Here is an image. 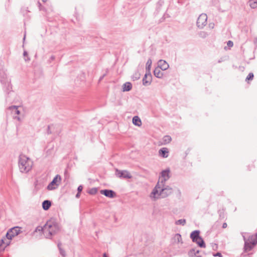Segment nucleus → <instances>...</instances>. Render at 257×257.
Masks as SVG:
<instances>
[{
  "label": "nucleus",
  "instance_id": "nucleus-25",
  "mask_svg": "<svg viewBox=\"0 0 257 257\" xmlns=\"http://www.w3.org/2000/svg\"><path fill=\"white\" fill-rule=\"evenodd\" d=\"M172 140V138L170 136H164L162 140V144L166 145L169 144Z\"/></svg>",
  "mask_w": 257,
  "mask_h": 257
},
{
  "label": "nucleus",
  "instance_id": "nucleus-33",
  "mask_svg": "<svg viewBox=\"0 0 257 257\" xmlns=\"http://www.w3.org/2000/svg\"><path fill=\"white\" fill-rule=\"evenodd\" d=\"M44 226L43 227L39 226H38L36 227L35 231V232L43 231L44 232Z\"/></svg>",
  "mask_w": 257,
  "mask_h": 257
},
{
  "label": "nucleus",
  "instance_id": "nucleus-12",
  "mask_svg": "<svg viewBox=\"0 0 257 257\" xmlns=\"http://www.w3.org/2000/svg\"><path fill=\"white\" fill-rule=\"evenodd\" d=\"M100 193L110 198H113L115 196V192L111 190H101Z\"/></svg>",
  "mask_w": 257,
  "mask_h": 257
},
{
  "label": "nucleus",
  "instance_id": "nucleus-1",
  "mask_svg": "<svg viewBox=\"0 0 257 257\" xmlns=\"http://www.w3.org/2000/svg\"><path fill=\"white\" fill-rule=\"evenodd\" d=\"M172 193L173 189L171 187L162 184L161 182H158L150 194V197L152 199L157 200L166 198Z\"/></svg>",
  "mask_w": 257,
  "mask_h": 257
},
{
  "label": "nucleus",
  "instance_id": "nucleus-16",
  "mask_svg": "<svg viewBox=\"0 0 257 257\" xmlns=\"http://www.w3.org/2000/svg\"><path fill=\"white\" fill-rule=\"evenodd\" d=\"M14 237L21 232V228L18 226L14 227L9 230Z\"/></svg>",
  "mask_w": 257,
  "mask_h": 257
},
{
  "label": "nucleus",
  "instance_id": "nucleus-3",
  "mask_svg": "<svg viewBox=\"0 0 257 257\" xmlns=\"http://www.w3.org/2000/svg\"><path fill=\"white\" fill-rule=\"evenodd\" d=\"M241 234L244 241L243 247L244 251L247 252L251 250L257 243V233L249 235L248 239H246V236L248 234L247 233L242 232Z\"/></svg>",
  "mask_w": 257,
  "mask_h": 257
},
{
  "label": "nucleus",
  "instance_id": "nucleus-5",
  "mask_svg": "<svg viewBox=\"0 0 257 257\" xmlns=\"http://www.w3.org/2000/svg\"><path fill=\"white\" fill-rule=\"evenodd\" d=\"M0 82L8 93L12 91V86L11 83V80L8 77L6 70L4 68L0 69Z\"/></svg>",
  "mask_w": 257,
  "mask_h": 257
},
{
  "label": "nucleus",
  "instance_id": "nucleus-36",
  "mask_svg": "<svg viewBox=\"0 0 257 257\" xmlns=\"http://www.w3.org/2000/svg\"><path fill=\"white\" fill-rule=\"evenodd\" d=\"M59 250H60V254H61L62 256H64L65 255V251H64L63 249H62V248H61L60 247H59Z\"/></svg>",
  "mask_w": 257,
  "mask_h": 257
},
{
  "label": "nucleus",
  "instance_id": "nucleus-23",
  "mask_svg": "<svg viewBox=\"0 0 257 257\" xmlns=\"http://www.w3.org/2000/svg\"><path fill=\"white\" fill-rule=\"evenodd\" d=\"M200 231L199 230L193 231L190 234V237L192 239V241L196 240L198 237H200L199 236Z\"/></svg>",
  "mask_w": 257,
  "mask_h": 257
},
{
  "label": "nucleus",
  "instance_id": "nucleus-40",
  "mask_svg": "<svg viewBox=\"0 0 257 257\" xmlns=\"http://www.w3.org/2000/svg\"><path fill=\"white\" fill-rule=\"evenodd\" d=\"M82 189H83L82 186V185L79 186L78 188H77L78 192L80 193V192H81Z\"/></svg>",
  "mask_w": 257,
  "mask_h": 257
},
{
  "label": "nucleus",
  "instance_id": "nucleus-14",
  "mask_svg": "<svg viewBox=\"0 0 257 257\" xmlns=\"http://www.w3.org/2000/svg\"><path fill=\"white\" fill-rule=\"evenodd\" d=\"M159 155L162 158H166L169 156V150L167 148H163L159 150Z\"/></svg>",
  "mask_w": 257,
  "mask_h": 257
},
{
  "label": "nucleus",
  "instance_id": "nucleus-22",
  "mask_svg": "<svg viewBox=\"0 0 257 257\" xmlns=\"http://www.w3.org/2000/svg\"><path fill=\"white\" fill-rule=\"evenodd\" d=\"M51 202L49 200H45L42 203V207L44 210H47L50 207Z\"/></svg>",
  "mask_w": 257,
  "mask_h": 257
},
{
  "label": "nucleus",
  "instance_id": "nucleus-15",
  "mask_svg": "<svg viewBox=\"0 0 257 257\" xmlns=\"http://www.w3.org/2000/svg\"><path fill=\"white\" fill-rule=\"evenodd\" d=\"M172 241L173 243H182V239L181 235L179 233L175 234L173 237L172 238Z\"/></svg>",
  "mask_w": 257,
  "mask_h": 257
},
{
  "label": "nucleus",
  "instance_id": "nucleus-6",
  "mask_svg": "<svg viewBox=\"0 0 257 257\" xmlns=\"http://www.w3.org/2000/svg\"><path fill=\"white\" fill-rule=\"evenodd\" d=\"M8 109L11 111L13 118L19 122H22L24 118V115L22 114L23 108L20 106L12 105L9 107Z\"/></svg>",
  "mask_w": 257,
  "mask_h": 257
},
{
  "label": "nucleus",
  "instance_id": "nucleus-44",
  "mask_svg": "<svg viewBox=\"0 0 257 257\" xmlns=\"http://www.w3.org/2000/svg\"><path fill=\"white\" fill-rule=\"evenodd\" d=\"M103 257H107L106 253L103 254Z\"/></svg>",
  "mask_w": 257,
  "mask_h": 257
},
{
  "label": "nucleus",
  "instance_id": "nucleus-24",
  "mask_svg": "<svg viewBox=\"0 0 257 257\" xmlns=\"http://www.w3.org/2000/svg\"><path fill=\"white\" fill-rule=\"evenodd\" d=\"M10 240L6 241V239H2L0 240V247H2L4 249L6 247L10 244Z\"/></svg>",
  "mask_w": 257,
  "mask_h": 257
},
{
  "label": "nucleus",
  "instance_id": "nucleus-45",
  "mask_svg": "<svg viewBox=\"0 0 257 257\" xmlns=\"http://www.w3.org/2000/svg\"><path fill=\"white\" fill-rule=\"evenodd\" d=\"M25 38H26V35H25L24 37V40H25Z\"/></svg>",
  "mask_w": 257,
  "mask_h": 257
},
{
  "label": "nucleus",
  "instance_id": "nucleus-18",
  "mask_svg": "<svg viewBox=\"0 0 257 257\" xmlns=\"http://www.w3.org/2000/svg\"><path fill=\"white\" fill-rule=\"evenodd\" d=\"M199 251L196 250L195 249H192L188 252V255L189 257H202L201 255H197Z\"/></svg>",
  "mask_w": 257,
  "mask_h": 257
},
{
  "label": "nucleus",
  "instance_id": "nucleus-29",
  "mask_svg": "<svg viewBox=\"0 0 257 257\" xmlns=\"http://www.w3.org/2000/svg\"><path fill=\"white\" fill-rule=\"evenodd\" d=\"M176 224L184 225L186 223V220L184 219H181L176 221Z\"/></svg>",
  "mask_w": 257,
  "mask_h": 257
},
{
  "label": "nucleus",
  "instance_id": "nucleus-19",
  "mask_svg": "<svg viewBox=\"0 0 257 257\" xmlns=\"http://www.w3.org/2000/svg\"><path fill=\"white\" fill-rule=\"evenodd\" d=\"M132 88V85L130 82H127L124 83L122 85V91L123 92L128 91Z\"/></svg>",
  "mask_w": 257,
  "mask_h": 257
},
{
  "label": "nucleus",
  "instance_id": "nucleus-31",
  "mask_svg": "<svg viewBox=\"0 0 257 257\" xmlns=\"http://www.w3.org/2000/svg\"><path fill=\"white\" fill-rule=\"evenodd\" d=\"M199 35L200 37L202 38H205L208 35V34L206 32L202 31L199 33Z\"/></svg>",
  "mask_w": 257,
  "mask_h": 257
},
{
  "label": "nucleus",
  "instance_id": "nucleus-32",
  "mask_svg": "<svg viewBox=\"0 0 257 257\" xmlns=\"http://www.w3.org/2000/svg\"><path fill=\"white\" fill-rule=\"evenodd\" d=\"M253 78V74L252 73H249L246 78V81L252 80Z\"/></svg>",
  "mask_w": 257,
  "mask_h": 257
},
{
  "label": "nucleus",
  "instance_id": "nucleus-28",
  "mask_svg": "<svg viewBox=\"0 0 257 257\" xmlns=\"http://www.w3.org/2000/svg\"><path fill=\"white\" fill-rule=\"evenodd\" d=\"M98 189L96 188H92L89 189L88 193L91 195H94L97 192Z\"/></svg>",
  "mask_w": 257,
  "mask_h": 257
},
{
  "label": "nucleus",
  "instance_id": "nucleus-27",
  "mask_svg": "<svg viewBox=\"0 0 257 257\" xmlns=\"http://www.w3.org/2000/svg\"><path fill=\"white\" fill-rule=\"evenodd\" d=\"M248 4L251 8L255 9L257 8V0H249Z\"/></svg>",
  "mask_w": 257,
  "mask_h": 257
},
{
  "label": "nucleus",
  "instance_id": "nucleus-42",
  "mask_svg": "<svg viewBox=\"0 0 257 257\" xmlns=\"http://www.w3.org/2000/svg\"><path fill=\"white\" fill-rule=\"evenodd\" d=\"M227 227V224L226 223H224L222 225L223 228H226Z\"/></svg>",
  "mask_w": 257,
  "mask_h": 257
},
{
  "label": "nucleus",
  "instance_id": "nucleus-17",
  "mask_svg": "<svg viewBox=\"0 0 257 257\" xmlns=\"http://www.w3.org/2000/svg\"><path fill=\"white\" fill-rule=\"evenodd\" d=\"M133 123L138 126H140L142 125V121L138 116H135L133 118Z\"/></svg>",
  "mask_w": 257,
  "mask_h": 257
},
{
  "label": "nucleus",
  "instance_id": "nucleus-30",
  "mask_svg": "<svg viewBox=\"0 0 257 257\" xmlns=\"http://www.w3.org/2000/svg\"><path fill=\"white\" fill-rule=\"evenodd\" d=\"M14 237V235L11 233L10 230L8 231L6 234V237L8 239V240H11Z\"/></svg>",
  "mask_w": 257,
  "mask_h": 257
},
{
  "label": "nucleus",
  "instance_id": "nucleus-4",
  "mask_svg": "<svg viewBox=\"0 0 257 257\" xmlns=\"http://www.w3.org/2000/svg\"><path fill=\"white\" fill-rule=\"evenodd\" d=\"M59 230L57 223L52 220L48 221L44 225V234L47 238H50Z\"/></svg>",
  "mask_w": 257,
  "mask_h": 257
},
{
  "label": "nucleus",
  "instance_id": "nucleus-9",
  "mask_svg": "<svg viewBox=\"0 0 257 257\" xmlns=\"http://www.w3.org/2000/svg\"><path fill=\"white\" fill-rule=\"evenodd\" d=\"M207 16L205 14H201L197 21V26L200 29H202L207 24Z\"/></svg>",
  "mask_w": 257,
  "mask_h": 257
},
{
  "label": "nucleus",
  "instance_id": "nucleus-46",
  "mask_svg": "<svg viewBox=\"0 0 257 257\" xmlns=\"http://www.w3.org/2000/svg\"><path fill=\"white\" fill-rule=\"evenodd\" d=\"M47 0H42L43 2H45Z\"/></svg>",
  "mask_w": 257,
  "mask_h": 257
},
{
  "label": "nucleus",
  "instance_id": "nucleus-2",
  "mask_svg": "<svg viewBox=\"0 0 257 257\" xmlns=\"http://www.w3.org/2000/svg\"><path fill=\"white\" fill-rule=\"evenodd\" d=\"M19 168L22 173H27L32 168L33 162L31 159L24 155H20L19 158Z\"/></svg>",
  "mask_w": 257,
  "mask_h": 257
},
{
  "label": "nucleus",
  "instance_id": "nucleus-35",
  "mask_svg": "<svg viewBox=\"0 0 257 257\" xmlns=\"http://www.w3.org/2000/svg\"><path fill=\"white\" fill-rule=\"evenodd\" d=\"M227 45L229 47H232L233 45V43L231 41H228L227 43Z\"/></svg>",
  "mask_w": 257,
  "mask_h": 257
},
{
  "label": "nucleus",
  "instance_id": "nucleus-26",
  "mask_svg": "<svg viewBox=\"0 0 257 257\" xmlns=\"http://www.w3.org/2000/svg\"><path fill=\"white\" fill-rule=\"evenodd\" d=\"M152 61L151 59L149 58L147 63H146V72H151V68L152 66Z\"/></svg>",
  "mask_w": 257,
  "mask_h": 257
},
{
  "label": "nucleus",
  "instance_id": "nucleus-34",
  "mask_svg": "<svg viewBox=\"0 0 257 257\" xmlns=\"http://www.w3.org/2000/svg\"><path fill=\"white\" fill-rule=\"evenodd\" d=\"M214 24L213 23H209V25H208V28L210 29H213L214 28Z\"/></svg>",
  "mask_w": 257,
  "mask_h": 257
},
{
  "label": "nucleus",
  "instance_id": "nucleus-43",
  "mask_svg": "<svg viewBox=\"0 0 257 257\" xmlns=\"http://www.w3.org/2000/svg\"><path fill=\"white\" fill-rule=\"evenodd\" d=\"M23 55L25 57L27 56L28 55V53L26 51H24V53H23Z\"/></svg>",
  "mask_w": 257,
  "mask_h": 257
},
{
  "label": "nucleus",
  "instance_id": "nucleus-13",
  "mask_svg": "<svg viewBox=\"0 0 257 257\" xmlns=\"http://www.w3.org/2000/svg\"><path fill=\"white\" fill-rule=\"evenodd\" d=\"M169 65L167 62L164 60H160L158 61V68L162 70H166L169 68Z\"/></svg>",
  "mask_w": 257,
  "mask_h": 257
},
{
  "label": "nucleus",
  "instance_id": "nucleus-11",
  "mask_svg": "<svg viewBox=\"0 0 257 257\" xmlns=\"http://www.w3.org/2000/svg\"><path fill=\"white\" fill-rule=\"evenodd\" d=\"M152 81V75L151 72H146L143 78V84L145 86H148L151 84Z\"/></svg>",
  "mask_w": 257,
  "mask_h": 257
},
{
  "label": "nucleus",
  "instance_id": "nucleus-7",
  "mask_svg": "<svg viewBox=\"0 0 257 257\" xmlns=\"http://www.w3.org/2000/svg\"><path fill=\"white\" fill-rule=\"evenodd\" d=\"M61 182V177L57 175L53 178L52 181L47 186V189L49 191H52L57 189Z\"/></svg>",
  "mask_w": 257,
  "mask_h": 257
},
{
  "label": "nucleus",
  "instance_id": "nucleus-38",
  "mask_svg": "<svg viewBox=\"0 0 257 257\" xmlns=\"http://www.w3.org/2000/svg\"><path fill=\"white\" fill-rule=\"evenodd\" d=\"M213 255L214 256H218V257H222V255H221V253L220 252H217L216 253H213Z\"/></svg>",
  "mask_w": 257,
  "mask_h": 257
},
{
  "label": "nucleus",
  "instance_id": "nucleus-21",
  "mask_svg": "<svg viewBox=\"0 0 257 257\" xmlns=\"http://www.w3.org/2000/svg\"><path fill=\"white\" fill-rule=\"evenodd\" d=\"M154 74L156 77L159 78H161L163 76V72L160 70V68L158 67L155 69Z\"/></svg>",
  "mask_w": 257,
  "mask_h": 257
},
{
  "label": "nucleus",
  "instance_id": "nucleus-20",
  "mask_svg": "<svg viewBox=\"0 0 257 257\" xmlns=\"http://www.w3.org/2000/svg\"><path fill=\"white\" fill-rule=\"evenodd\" d=\"M193 242H196L201 247H205V243L201 237H198V238L194 240Z\"/></svg>",
  "mask_w": 257,
  "mask_h": 257
},
{
  "label": "nucleus",
  "instance_id": "nucleus-37",
  "mask_svg": "<svg viewBox=\"0 0 257 257\" xmlns=\"http://www.w3.org/2000/svg\"><path fill=\"white\" fill-rule=\"evenodd\" d=\"M212 247L213 249L216 250L218 248V245L216 243H212Z\"/></svg>",
  "mask_w": 257,
  "mask_h": 257
},
{
  "label": "nucleus",
  "instance_id": "nucleus-10",
  "mask_svg": "<svg viewBox=\"0 0 257 257\" xmlns=\"http://www.w3.org/2000/svg\"><path fill=\"white\" fill-rule=\"evenodd\" d=\"M115 175L119 178L130 179L132 178L131 174L126 170H119L116 169Z\"/></svg>",
  "mask_w": 257,
  "mask_h": 257
},
{
  "label": "nucleus",
  "instance_id": "nucleus-8",
  "mask_svg": "<svg viewBox=\"0 0 257 257\" xmlns=\"http://www.w3.org/2000/svg\"><path fill=\"white\" fill-rule=\"evenodd\" d=\"M170 178V170L169 169L163 170L159 178L158 182H161L162 184H166V182Z\"/></svg>",
  "mask_w": 257,
  "mask_h": 257
},
{
  "label": "nucleus",
  "instance_id": "nucleus-39",
  "mask_svg": "<svg viewBox=\"0 0 257 257\" xmlns=\"http://www.w3.org/2000/svg\"><path fill=\"white\" fill-rule=\"evenodd\" d=\"M140 75L139 73H136L135 74V76L133 77V78H135L136 80H137L140 78Z\"/></svg>",
  "mask_w": 257,
  "mask_h": 257
},
{
  "label": "nucleus",
  "instance_id": "nucleus-41",
  "mask_svg": "<svg viewBox=\"0 0 257 257\" xmlns=\"http://www.w3.org/2000/svg\"><path fill=\"white\" fill-rule=\"evenodd\" d=\"M79 197H80V193L78 192V193H77V194L76 195V197L77 198H79Z\"/></svg>",
  "mask_w": 257,
  "mask_h": 257
}]
</instances>
